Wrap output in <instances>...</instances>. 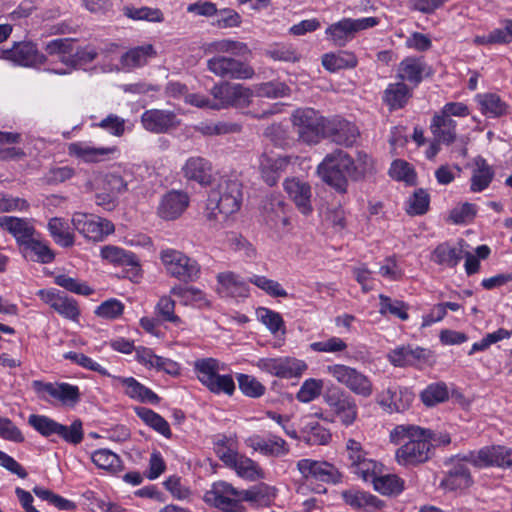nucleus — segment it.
Wrapping results in <instances>:
<instances>
[{
  "mask_svg": "<svg viewBox=\"0 0 512 512\" xmlns=\"http://www.w3.org/2000/svg\"><path fill=\"white\" fill-rule=\"evenodd\" d=\"M91 460L98 468L111 473H116L122 468L120 457L108 449L94 451L91 455Z\"/></svg>",
  "mask_w": 512,
  "mask_h": 512,
  "instance_id": "09e8293b",
  "label": "nucleus"
},
{
  "mask_svg": "<svg viewBox=\"0 0 512 512\" xmlns=\"http://www.w3.org/2000/svg\"><path fill=\"white\" fill-rule=\"evenodd\" d=\"M175 301L169 296H162L155 306V314L161 322H169L176 327H182L183 320L175 314Z\"/></svg>",
  "mask_w": 512,
  "mask_h": 512,
  "instance_id": "8fccbe9b",
  "label": "nucleus"
},
{
  "mask_svg": "<svg viewBox=\"0 0 512 512\" xmlns=\"http://www.w3.org/2000/svg\"><path fill=\"white\" fill-rule=\"evenodd\" d=\"M248 281L272 297H287V292L281 284L275 280L261 275H253Z\"/></svg>",
  "mask_w": 512,
  "mask_h": 512,
  "instance_id": "680f3d73",
  "label": "nucleus"
},
{
  "mask_svg": "<svg viewBox=\"0 0 512 512\" xmlns=\"http://www.w3.org/2000/svg\"><path fill=\"white\" fill-rule=\"evenodd\" d=\"M372 483L374 489L383 495H397L403 490V481L392 474H378Z\"/></svg>",
  "mask_w": 512,
  "mask_h": 512,
  "instance_id": "864d4df0",
  "label": "nucleus"
},
{
  "mask_svg": "<svg viewBox=\"0 0 512 512\" xmlns=\"http://www.w3.org/2000/svg\"><path fill=\"white\" fill-rule=\"evenodd\" d=\"M464 454H459L452 461V467L447 472L444 479L441 481V485L448 490H462L468 488L472 484V476L465 463H469L462 458Z\"/></svg>",
  "mask_w": 512,
  "mask_h": 512,
  "instance_id": "4be33fe9",
  "label": "nucleus"
},
{
  "mask_svg": "<svg viewBox=\"0 0 512 512\" xmlns=\"http://www.w3.org/2000/svg\"><path fill=\"white\" fill-rule=\"evenodd\" d=\"M333 416L338 418L344 426L354 423L358 415V409L353 397L346 393L328 395L325 398Z\"/></svg>",
  "mask_w": 512,
  "mask_h": 512,
  "instance_id": "6ab92c4d",
  "label": "nucleus"
},
{
  "mask_svg": "<svg viewBox=\"0 0 512 512\" xmlns=\"http://www.w3.org/2000/svg\"><path fill=\"white\" fill-rule=\"evenodd\" d=\"M0 58L16 65L35 67L46 62V56L40 53L32 42H17L10 49H0Z\"/></svg>",
  "mask_w": 512,
  "mask_h": 512,
  "instance_id": "dca6fc26",
  "label": "nucleus"
},
{
  "mask_svg": "<svg viewBox=\"0 0 512 512\" xmlns=\"http://www.w3.org/2000/svg\"><path fill=\"white\" fill-rule=\"evenodd\" d=\"M263 216L268 225L279 229L289 224L286 204L279 196H271L263 206Z\"/></svg>",
  "mask_w": 512,
  "mask_h": 512,
  "instance_id": "72a5a7b5",
  "label": "nucleus"
},
{
  "mask_svg": "<svg viewBox=\"0 0 512 512\" xmlns=\"http://www.w3.org/2000/svg\"><path fill=\"white\" fill-rule=\"evenodd\" d=\"M424 63L417 58L408 57L402 60L398 67V78L412 83L414 86L422 81Z\"/></svg>",
  "mask_w": 512,
  "mask_h": 512,
  "instance_id": "37998d69",
  "label": "nucleus"
},
{
  "mask_svg": "<svg viewBox=\"0 0 512 512\" xmlns=\"http://www.w3.org/2000/svg\"><path fill=\"white\" fill-rule=\"evenodd\" d=\"M214 99L213 109L219 110L229 106H245L252 96L250 89L241 84L222 83L211 89Z\"/></svg>",
  "mask_w": 512,
  "mask_h": 512,
  "instance_id": "ddd939ff",
  "label": "nucleus"
},
{
  "mask_svg": "<svg viewBox=\"0 0 512 512\" xmlns=\"http://www.w3.org/2000/svg\"><path fill=\"white\" fill-rule=\"evenodd\" d=\"M323 386L324 383L321 379H306L297 392L296 398L302 403H309L320 396Z\"/></svg>",
  "mask_w": 512,
  "mask_h": 512,
  "instance_id": "052dcab7",
  "label": "nucleus"
},
{
  "mask_svg": "<svg viewBox=\"0 0 512 512\" xmlns=\"http://www.w3.org/2000/svg\"><path fill=\"white\" fill-rule=\"evenodd\" d=\"M236 379L239 389L248 397L257 398L262 396L265 392L264 385L251 375L238 373Z\"/></svg>",
  "mask_w": 512,
  "mask_h": 512,
  "instance_id": "0e129e2a",
  "label": "nucleus"
},
{
  "mask_svg": "<svg viewBox=\"0 0 512 512\" xmlns=\"http://www.w3.org/2000/svg\"><path fill=\"white\" fill-rule=\"evenodd\" d=\"M464 241L461 240L457 245L451 246L447 243H443L434 250L433 260L434 262L445 265L448 267H455L464 257Z\"/></svg>",
  "mask_w": 512,
  "mask_h": 512,
  "instance_id": "ea45409f",
  "label": "nucleus"
},
{
  "mask_svg": "<svg viewBox=\"0 0 512 512\" xmlns=\"http://www.w3.org/2000/svg\"><path fill=\"white\" fill-rule=\"evenodd\" d=\"M380 309L379 313L381 315L391 314L403 321L409 318L407 313L408 305L400 300H393L390 297L380 294Z\"/></svg>",
  "mask_w": 512,
  "mask_h": 512,
  "instance_id": "6e6d98bb",
  "label": "nucleus"
},
{
  "mask_svg": "<svg viewBox=\"0 0 512 512\" xmlns=\"http://www.w3.org/2000/svg\"><path fill=\"white\" fill-rule=\"evenodd\" d=\"M283 186L289 198L302 214L308 215L312 212V190L307 182L299 178H289L284 181Z\"/></svg>",
  "mask_w": 512,
  "mask_h": 512,
  "instance_id": "b1692460",
  "label": "nucleus"
},
{
  "mask_svg": "<svg viewBox=\"0 0 512 512\" xmlns=\"http://www.w3.org/2000/svg\"><path fill=\"white\" fill-rule=\"evenodd\" d=\"M219 284L223 287L227 294L233 296H247L248 289L246 284L240 277L233 272L220 273L217 276Z\"/></svg>",
  "mask_w": 512,
  "mask_h": 512,
  "instance_id": "5fc2aeb1",
  "label": "nucleus"
},
{
  "mask_svg": "<svg viewBox=\"0 0 512 512\" xmlns=\"http://www.w3.org/2000/svg\"><path fill=\"white\" fill-rule=\"evenodd\" d=\"M411 92L407 85L403 82L389 84L384 91L383 101L390 109H400L408 101Z\"/></svg>",
  "mask_w": 512,
  "mask_h": 512,
  "instance_id": "c03bdc74",
  "label": "nucleus"
},
{
  "mask_svg": "<svg viewBox=\"0 0 512 512\" xmlns=\"http://www.w3.org/2000/svg\"><path fill=\"white\" fill-rule=\"evenodd\" d=\"M433 432L416 425L401 424L390 431V442L399 445L395 452L396 462L404 467H414L431 458Z\"/></svg>",
  "mask_w": 512,
  "mask_h": 512,
  "instance_id": "f257e3e1",
  "label": "nucleus"
},
{
  "mask_svg": "<svg viewBox=\"0 0 512 512\" xmlns=\"http://www.w3.org/2000/svg\"><path fill=\"white\" fill-rule=\"evenodd\" d=\"M48 230L54 241L62 247L74 244V235L69 231L68 224L61 218H52L48 222Z\"/></svg>",
  "mask_w": 512,
  "mask_h": 512,
  "instance_id": "3c124183",
  "label": "nucleus"
},
{
  "mask_svg": "<svg viewBox=\"0 0 512 512\" xmlns=\"http://www.w3.org/2000/svg\"><path fill=\"white\" fill-rule=\"evenodd\" d=\"M253 365L263 372L286 379L300 377L307 369L303 360L291 357L259 358Z\"/></svg>",
  "mask_w": 512,
  "mask_h": 512,
  "instance_id": "f8f14e48",
  "label": "nucleus"
},
{
  "mask_svg": "<svg viewBox=\"0 0 512 512\" xmlns=\"http://www.w3.org/2000/svg\"><path fill=\"white\" fill-rule=\"evenodd\" d=\"M185 179L194 181L201 186L210 185L213 179V167L211 162L202 156L189 157L181 168Z\"/></svg>",
  "mask_w": 512,
  "mask_h": 512,
  "instance_id": "412c9836",
  "label": "nucleus"
},
{
  "mask_svg": "<svg viewBox=\"0 0 512 512\" xmlns=\"http://www.w3.org/2000/svg\"><path fill=\"white\" fill-rule=\"evenodd\" d=\"M352 158L342 150L327 154L318 165L317 172L321 179L338 192L347 190V178H351Z\"/></svg>",
  "mask_w": 512,
  "mask_h": 512,
  "instance_id": "20e7f679",
  "label": "nucleus"
},
{
  "mask_svg": "<svg viewBox=\"0 0 512 512\" xmlns=\"http://www.w3.org/2000/svg\"><path fill=\"white\" fill-rule=\"evenodd\" d=\"M388 359L396 367L416 366L427 360V351L418 346L403 345L391 350Z\"/></svg>",
  "mask_w": 512,
  "mask_h": 512,
  "instance_id": "2f4dec72",
  "label": "nucleus"
},
{
  "mask_svg": "<svg viewBox=\"0 0 512 512\" xmlns=\"http://www.w3.org/2000/svg\"><path fill=\"white\" fill-rule=\"evenodd\" d=\"M160 259L166 272L180 281L191 282L199 278L201 269L196 260L175 249H165Z\"/></svg>",
  "mask_w": 512,
  "mask_h": 512,
  "instance_id": "0eeeda50",
  "label": "nucleus"
},
{
  "mask_svg": "<svg viewBox=\"0 0 512 512\" xmlns=\"http://www.w3.org/2000/svg\"><path fill=\"white\" fill-rule=\"evenodd\" d=\"M297 469L304 478H313L322 482L336 483L341 477L338 469L325 461L301 459L297 462Z\"/></svg>",
  "mask_w": 512,
  "mask_h": 512,
  "instance_id": "a211bd4d",
  "label": "nucleus"
},
{
  "mask_svg": "<svg viewBox=\"0 0 512 512\" xmlns=\"http://www.w3.org/2000/svg\"><path fill=\"white\" fill-rule=\"evenodd\" d=\"M45 51L49 55H59L61 61L68 64L74 51V41L69 38L52 40L46 44Z\"/></svg>",
  "mask_w": 512,
  "mask_h": 512,
  "instance_id": "bf43d9fd",
  "label": "nucleus"
},
{
  "mask_svg": "<svg viewBox=\"0 0 512 512\" xmlns=\"http://www.w3.org/2000/svg\"><path fill=\"white\" fill-rule=\"evenodd\" d=\"M255 90L258 96L272 99L285 97L290 94V88L280 81L261 83L256 86Z\"/></svg>",
  "mask_w": 512,
  "mask_h": 512,
  "instance_id": "774afa93",
  "label": "nucleus"
},
{
  "mask_svg": "<svg viewBox=\"0 0 512 512\" xmlns=\"http://www.w3.org/2000/svg\"><path fill=\"white\" fill-rule=\"evenodd\" d=\"M207 68L221 78L244 80L254 76V69L250 65L232 57H212L207 61Z\"/></svg>",
  "mask_w": 512,
  "mask_h": 512,
  "instance_id": "2eb2a0df",
  "label": "nucleus"
},
{
  "mask_svg": "<svg viewBox=\"0 0 512 512\" xmlns=\"http://www.w3.org/2000/svg\"><path fill=\"white\" fill-rule=\"evenodd\" d=\"M31 386L37 396L44 401H48V397H51L63 405L74 406L80 400L79 388L69 383H50L34 380Z\"/></svg>",
  "mask_w": 512,
  "mask_h": 512,
  "instance_id": "9b49d317",
  "label": "nucleus"
},
{
  "mask_svg": "<svg viewBox=\"0 0 512 512\" xmlns=\"http://www.w3.org/2000/svg\"><path fill=\"white\" fill-rule=\"evenodd\" d=\"M226 466L233 469L237 476L249 481L263 479L265 474L260 465L244 454L224 456Z\"/></svg>",
  "mask_w": 512,
  "mask_h": 512,
  "instance_id": "bb28decb",
  "label": "nucleus"
},
{
  "mask_svg": "<svg viewBox=\"0 0 512 512\" xmlns=\"http://www.w3.org/2000/svg\"><path fill=\"white\" fill-rule=\"evenodd\" d=\"M415 394L408 387L391 386L385 390L380 399V405L389 413L403 412L410 408Z\"/></svg>",
  "mask_w": 512,
  "mask_h": 512,
  "instance_id": "5701e85b",
  "label": "nucleus"
},
{
  "mask_svg": "<svg viewBox=\"0 0 512 512\" xmlns=\"http://www.w3.org/2000/svg\"><path fill=\"white\" fill-rule=\"evenodd\" d=\"M205 500L223 512H246L238 501V490L224 481L214 483Z\"/></svg>",
  "mask_w": 512,
  "mask_h": 512,
  "instance_id": "4468645a",
  "label": "nucleus"
},
{
  "mask_svg": "<svg viewBox=\"0 0 512 512\" xmlns=\"http://www.w3.org/2000/svg\"><path fill=\"white\" fill-rule=\"evenodd\" d=\"M0 226L14 236L20 248L36 234L33 225L22 218L2 216L0 217Z\"/></svg>",
  "mask_w": 512,
  "mask_h": 512,
  "instance_id": "f704fd0d",
  "label": "nucleus"
},
{
  "mask_svg": "<svg viewBox=\"0 0 512 512\" xmlns=\"http://www.w3.org/2000/svg\"><path fill=\"white\" fill-rule=\"evenodd\" d=\"M141 123L147 131L160 134L176 128L180 121L172 111L150 109L142 114Z\"/></svg>",
  "mask_w": 512,
  "mask_h": 512,
  "instance_id": "aec40b11",
  "label": "nucleus"
},
{
  "mask_svg": "<svg viewBox=\"0 0 512 512\" xmlns=\"http://www.w3.org/2000/svg\"><path fill=\"white\" fill-rule=\"evenodd\" d=\"M325 372L338 384L346 387L357 396L369 398L373 393L371 379L354 367L344 364H331L326 366Z\"/></svg>",
  "mask_w": 512,
  "mask_h": 512,
  "instance_id": "423d86ee",
  "label": "nucleus"
},
{
  "mask_svg": "<svg viewBox=\"0 0 512 512\" xmlns=\"http://www.w3.org/2000/svg\"><path fill=\"white\" fill-rule=\"evenodd\" d=\"M379 22L377 17L343 18L329 25L325 34L335 46L344 47L355 38L358 32L375 27Z\"/></svg>",
  "mask_w": 512,
  "mask_h": 512,
  "instance_id": "6e6552de",
  "label": "nucleus"
},
{
  "mask_svg": "<svg viewBox=\"0 0 512 512\" xmlns=\"http://www.w3.org/2000/svg\"><path fill=\"white\" fill-rule=\"evenodd\" d=\"M115 152V147H96L85 141L73 142L68 145V154L86 163L103 161Z\"/></svg>",
  "mask_w": 512,
  "mask_h": 512,
  "instance_id": "a878e982",
  "label": "nucleus"
},
{
  "mask_svg": "<svg viewBox=\"0 0 512 512\" xmlns=\"http://www.w3.org/2000/svg\"><path fill=\"white\" fill-rule=\"evenodd\" d=\"M257 317L272 334L285 333L284 321L278 312L262 307L257 310Z\"/></svg>",
  "mask_w": 512,
  "mask_h": 512,
  "instance_id": "e2e57ef3",
  "label": "nucleus"
},
{
  "mask_svg": "<svg viewBox=\"0 0 512 512\" xmlns=\"http://www.w3.org/2000/svg\"><path fill=\"white\" fill-rule=\"evenodd\" d=\"M25 258L31 261L47 264L54 260L55 254L48 244L39 237L33 235L22 247Z\"/></svg>",
  "mask_w": 512,
  "mask_h": 512,
  "instance_id": "4c0bfd02",
  "label": "nucleus"
},
{
  "mask_svg": "<svg viewBox=\"0 0 512 512\" xmlns=\"http://www.w3.org/2000/svg\"><path fill=\"white\" fill-rule=\"evenodd\" d=\"M430 196L422 188L414 191L407 201L406 211L409 215H423L429 209Z\"/></svg>",
  "mask_w": 512,
  "mask_h": 512,
  "instance_id": "13d9d810",
  "label": "nucleus"
},
{
  "mask_svg": "<svg viewBox=\"0 0 512 512\" xmlns=\"http://www.w3.org/2000/svg\"><path fill=\"white\" fill-rule=\"evenodd\" d=\"M241 201V184L237 180L223 179L208 195L207 217L210 220H218L220 214L226 219L240 209Z\"/></svg>",
  "mask_w": 512,
  "mask_h": 512,
  "instance_id": "f03ea898",
  "label": "nucleus"
},
{
  "mask_svg": "<svg viewBox=\"0 0 512 512\" xmlns=\"http://www.w3.org/2000/svg\"><path fill=\"white\" fill-rule=\"evenodd\" d=\"M194 372L199 382L211 393L232 396L236 386L229 374H220L225 365L215 358H201L194 362Z\"/></svg>",
  "mask_w": 512,
  "mask_h": 512,
  "instance_id": "7ed1b4c3",
  "label": "nucleus"
},
{
  "mask_svg": "<svg viewBox=\"0 0 512 512\" xmlns=\"http://www.w3.org/2000/svg\"><path fill=\"white\" fill-rule=\"evenodd\" d=\"M210 51L216 53H228L234 56H244L250 53L247 44L231 39H222L215 41L209 46Z\"/></svg>",
  "mask_w": 512,
  "mask_h": 512,
  "instance_id": "4d7b16f0",
  "label": "nucleus"
},
{
  "mask_svg": "<svg viewBox=\"0 0 512 512\" xmlns=\"http://www.w3.org/2000/svg\"><path fill=\"white\" fill-rule=\"evenodd\" d=\"M298 139L306 144H316L326 137L327 120L312 108H300L291 116Z\"/></svg>",
  "mask_w": 512,
  "mask_h": 512,
  "instance_id": "39448f33",
  "label": "nucleus"
},
{
  "mask_svg": "<svg viewBox=\"0 0 512 512\" xmlns=\"http://www.w3.org/2000/svg\"><path fill=\"white\" fill-rule=\"evenodd\" d=\"M101 257L111 264L138 268L139 262L134 253L123 248L106 245L101 248Z\"/></svg>",
  "mask_w": 512,
  "mask_h": 512,
  "instance_id": "a19ab883",
  "label": "nucleus"
},
{
  "mask_svg": "<svg viewBox=\"0 0 512 512\" xmlns=\"http://www.w3.org/2000/svg\"><path fill=\"white\" fill-rule=\"evenodd\" d=\"M135 413L146 425L166 438L171 437L170 426L161 415L146 407H136Z\"/></svg>",
  "mask_w": 512,
  "mask_h": 512,
  "instance_id": "de8ad7c7",
  "label": "nucleus"
},
{
  "mask_svg": "<svg viewBox=\"0 0 512 512\" xmlns=\"http://www.w3.org/2000/svg\"><path fill=\"white\" fill-rule=\"evenodd\" d=\"M301 434L303 440L310 445H325L331 440L330 431L312 416L301 419Z\"/></svg>",
  "mask_w": 512,
  "mask_h": 512,
  "instance_id": "c9c22d12",
  "label": "nucleus"
},
{
  "mask_svg": "<svg viewBox=\"0 0 512 512\" xmlns=\"http://www.w3.org/2000/svg\"><path fill=\"white\" fill-rule=\"evenodd\" d=\"M341 496L343 501L351 508L365 512H375L385 506L384 502L377 496L355 488L344 490Z\"/></svg>",
  "mask_w": 512,
  "mask_h": 512,
  "instance_id": "c756f323",
  "label": "nucleus"
},
{
  "mask_svg": "<svg viewBox=\"0 0 512 512\" xmlns=\"http://www.w3.org/2000/svg\"><path fill=\"white\" fill-rule=\"evenodd\" d=\"M456 121L436 113L430 124V130L437 142L450 145L456 140Z\"/></svg>",
  "mask_w": 512,
  "mask_h": 512,
  "instance_id": "e433bc0d",
  "label": "nucleus"
},
{
  "mask_svg": "<svg viewBox=\"0 0 512 512\" xmlns=\"http://www.w3.org/2000/svg\"><path fill=\"white\" fill-rule=\"evenodd\" d=\"M188 205L189 196L186 192L172 190L162 197L158 213L163 219L174 220L186 210Z\"/></svg>",
  "mask_w": 512,
  "mask_h": 512,
  "instance_id": "cd10ccee",
  "label": "nucleus"
},
{
  "mask_svg": "<svg viewBox=\"0 0 512 512\" xmlns=\"http://www.w3.org/2000/svg\"><path fill=\"white\" fill-rule=\"evenodd\" d=\"M72 224L83 237L94 242L102 241L115 230L113 223L109 220L82 212L73 214Z\"/></svg>",
  "mask_w": 512,
  "mask_h": 512,
  "instance_id": "9d476101",
  "label": "nucleus"
},
{
  "mask_svg": "<svg viewBox=\"0 0 512 512\" xmlns=\"http://www.w3.org/2000/svg\"><path fill=\"white\" fill-rule=\"evenodd\" d=\"M289 164V159L284 156L271 157L264 155L261 158L260 167L264 181L273 186L277 183L280 174Z\"/></svg>",
  "mask_w": 512,
  "mask_h": 512,
  "instance_id": "58836bf2",
  "label": "nucleus"
},
{
  "mask_svg": "<svg viewBox=\"0 0 512 512\" xmlns=\"http://www.w3.org/2000/svg\"><path fill=\"white\" fill-rule=\"evenodd\" d=\"M310 349L314 352L338 354L344 352L348 345L339 337L332 336L321 341L313 342Z\"/></svg>",
  "mask_w": 512,
  "mask_h": 512,
  "instance_id": "69168bd1",
  "label": "nucleus"
},
{
  "mask_svg": "<svg viewBox=\"0 0 512 512\" xmlns=\"http://www.w3.org/2000/svg\"><path fill=\"white\" fill-rule=\"evenodd\" d=\"M113 378L124 388V393L131 399L150 404H157L160 400L156 393L133 377L114 376Z\"/></svg>",
  "mask_w": 512,
  "mask_h": 512,
  "instance_id": "473e14b6",
  "label": "nucleus"
},
{
  "mask_svg": "<svg viewBox=\"0 0 512 512\" xmlns=\"http://www.w3.org/2000/svg\"><path fill=\"white\" fill-rule=\"evenodd\" d=\"M358 128L351 122L346 120H334L327 122L326 137L338 144L351 147L356 144L359 138Z\"/></svg>",
  "mask_w": 512,
  "mask_h": 512,
  "instance_id": "c85d7f7f",
  "label": "nucleus"
},
{
  "mask_svg": "<svg viewBox=\"0 0 512 512\" xmlns=\"http://www.w3.org/2000/svg\"><path fill=\"white\" fill-rule=\"evenodd\" d=\"M449 398L448 387L444 382L429 384L421 393L420 399L427 407L435 406Z\"/></svg>",
  "mask_w": 512,
  "mask_h": 512,
  "instance_id": "603ef678",
  "label": "nucleus"
},
{
  "mask_svg": "<svg viewBox=\"0 0 512 512\" xmlns=\"http://www.w3.org/2000/svg\"><path fill=\"white\" fill-rule=\"evenodd\" d=\"M245 444L265 456L281 457L289 453L287 442L279 436H271L268 439L254 434L245 440Z\"/></svg>",
  "mask_w": 512,
  "mask_h": 512,
  "instance_id": "393cba45",
  "label": "nucleus"
},
{
  "mask_svg": "<svg viewBox=\"0 0 512 512\" xmlns=\"http://www.w3.org/2000/svg\"><path fill=\"white\" fill-rule=\"evenodd\" d=\"M154 55L155 52L152 45L136 47L129 50L121 57V64L125 69L141 67Z\"/></svg>",
  "mask_w": 512,
  "mask_h": 512,
  "instance_id": "49530a36",
  "label": "nucleus"
},
{
  "mask_svg": "<svg viewBox=\"0 0 512 512\" xmlns=\"http://www.w3.org/2000/svg\"><path fill=\"white\" fill-rule=\"evenodd\" d=\"M475 99L480 106L482 114L488 117H500L507 113V104L497 94H477Z\"/></svg>",
  "mask_w": 512,
  "mask_h": 512,
  "instance_id": "79ce46f5",
  "label": "nucleus"
},
{
  "mask_svg": "<svg viewBox=\"0 0 512 512\" xmlns=\"http://www.w3.org/2000/svg\"><path fill=\"white\" fill-rule=\"evenodd\" d=\"M322 65L326 70L336 72L342 69L354 68L357 65V58L348 51L329 53L323 55Z\"/></svg>",
  "mask_w": 512,
  "mask_h": 512,
  "instance_id": "a18cd8bd",
  "label": "nucleus"
},
{
  "mask_svg": "<svg viewBox=\"0 0 512 512\" xmlns=\"http://www.w3.org/2000/svg\"><path fill=\"white\" fill-rule=\"evenodd\" d=\"M495 171L487 160L477 156L471 163L470 190L474 193L487 189L494 179Z\"/></svg>",
  "mask_w": 512,
  "mask_h": 512,
  "instance_id": "7c9ffc66",
  "label": "nucleus"
},
{
  "mask_svg": "<svg viewBox=\"0 0 512 512\" xmlns=\"http://www.w3.org/2000/svg\"><path fill=\"white\" fill-rule=\"evenodd\" d=\"M352 473L365 482H372L381 472V465L366 457L351 468Z\"/></svg>",
  "mask_w": 512,
  "mask_h": 512,
  "instance_id": "338daca9",
  "label": "nucleus"
},
{
  "mask_svg": "<svg viewBox=\"0 0 512 512\" xmlns=\"http://www.w3.org/2000/svg\"><path fill=\"white\" fill-rule=\"evenodd\" d=\"M476 468L496 466L512 468V448L506 446H485L477 451H469L462 458Z\"/></svg>",
  "mask_w": 512,
  "mask_h": 512,
  "instance_id": "1a4fd4ad",
  "label": "nucleus"
},
{
  "mask_svg": "<svg viewBox=\"0 0 512 512\" xmlns=\"http://www.w3.org/2000/svg\"><path fill=\"white\" fill-rule=\"evenodd\" d=\"M37 295L57 313L69 320H77L80 312L77 302L56 289H42Z\"/></svg>",
  "mask_w": 512,
  "mask_h": 512,
  "instance_id": "f3484780",
  "label": "nucleus"
}]
</instances>
